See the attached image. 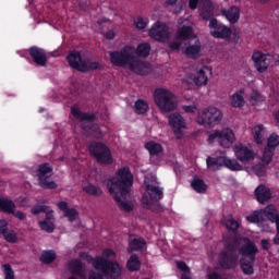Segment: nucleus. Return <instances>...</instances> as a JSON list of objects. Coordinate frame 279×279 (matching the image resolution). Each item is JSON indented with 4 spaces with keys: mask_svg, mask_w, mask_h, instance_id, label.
<instances>
[{
    "mask_svg": "<svg viewBox=\"0 0 279 279\" xmlns=\"http://www.w3.org/2000/svg\"><path fill=\"white\" fill-rule=\"evenodd\" d=\"M2 236L8 243H16L19 241V235L14 230L8 229Z\"/></svg>",
    "mask_w": 279,
    "mask_h": 279,
    "instance_id": "41",
    "label": "nucleus"
},
{
    "mask_svg": "<svg viewBox=\"0 0 279 279\" xmlns=\"http://www.w3.org/2000/svg\"><path fill=\"white\" fill-rule=\"evenodd\" d=\"M223 162L228 169H231V171H241V169H243V167L234 159H225Z\"/></svg>",
    "mask_w": 279,
    "mask_h": 279,
    "instance_id": "42",
    "label": "nucleus"
},
{
    "mask_svg": "<svg viewBox=\"0 0 279 279\" xmlns=\"http://www.w3.org/2000/svg\"><path fill=\"white\" fill-rule=\"evenodd\" d=\"M221 147H226L227 149H230V147H233V151L235 154V157L242 165H250L253 160H256L258 156L254 150H252L250 147L239 143L234 144L232 141H222L220 142Z\"/></svg>",
    "mask_w": 279,
    "mask_h": 279,
    "instance_id": "10",
    "label": "nucleus"
},
{
    "mask_svg": "<svg viewBox=\"0 0 279 279\" xmlns=\"http://www.w3.org/2000/svg\"><path fill=\"white\" fill-rule=\"evenodd\" d=\"M53 169L50 168L49 165L45 163L39 166V169L37 171V178L39 180V185L41 189H57L58 184L53 181H47L49 180V177L52 175Z\"/></svg>",
    "mask_w": 279,
    "mask_h": 279,
    "instance_id": "16",
    "label": "nucleus"
},
{
    "mask_svg": "<svg viewBox=\"0 0 279 279\" xmlns=\"http://www.w3.org/2000/svg\"><path fill=\"white\" fill-rule=\"evenodd\" d=\"M177 267H178V269H180L181 271H184L185 274H189L191 271L189 269V266H186V264L184 262H178Z\"/></svg>",
    "mask_w": 279,
    "mask_h": 279,
    "instance_id": "50",
    "label": "nucleus"
},
{
    "mask_svg": "<svg viewBox=\"0 0 279 279\" xmlns=\"http://www.w3.org/2000/svg\"><path fill=\"white\" fill-rule=\"evenodd\" d=\"M16 205H14V202L8 199V198H1L0 197V210L2 213H7L8 215H14L17 219L21 221L25 220V214L22 211H15Z\"/></svg>",
    "mask_w": 279,
    "mask_h": 279,
    "instance_id": "20",
    "label": "nucleus"
},
{
    "mask_svg": "<svg viewBox=\"0 0 279 279\" xmlns=\"http://www.w3.org/2000/svg\"><path fill=\"white\" fill-rule=\"evenodd\" d=\"M133 184L134 175H132L128 167L120 168L114 177L107 182L110 195H112L120 210H123V213H132L134 210V203L128 201Z\"/></svg>",
    "mask_w": 279,
    "mask_h": 279,
    "instance_id": "2",
    "label": "nucleus"
},
{
    "mask_svg": "<svg viewBox=\"0 0 279 279\" xmlns=\"http://www.w3.org/2000/svg\"><path fill=\"white\" fill-rule=\"evenodd\" d=\"M250 101L252 106H258V104H263V101H265V96H263L257 90H253L250 97Z\"/></svg>",
    "mask_w": 279,
    "mask_h": 279,
    "instance_id": "39",
    "label": "nucleus"
},
{
    "mask_svg": "<svg viewBox=\"0 0 279 279\" xmlns=\"http://www.w3.org/2000/svg\"><path fill=\"white\" fill-rule=\"evenodd\" d=\"M88 151L100 165H112L113 162L110 148L101 142H93L89 145Z\"/></svg>",
    "mask_w": 279,
    "mask_h": 279,
    "instance_id": "12",
    "label": "nucleus"
},
{
    "mask_svg": "<svg viewBox=\"0 0 279 279\" xmlns=\"http://www.w3.org/2000/svg\"><path fill=\"white\" fill-rule=\"evenodd\" d=\"M8 221L5 219L0 220V236H3L8 231Z\"/></svg>",
    "mask_w": 279,
    "mask_h": 279,
    "instance_id": "49",
    "label": "nucleus"
},
{
    "mask_svg": "<svg viewBox=\"0 0 279 279\" xmlns=\"http://www.w3.org/2000/svg\"><path fill=\"white\" fill-rule=\"evenodd\" d=\"M208 73H213V70L208 65L198 69L193 78L195 86H206L208 84Z\"/></svg>",
    "mask_w": 279,
    "mask_h": 279,
    "instance_id": "22",
    "label": "nucleus"
},
{
    "mask_svg": "<svg viewBox=\"0 0 279 279\" xmlns=\"http://www.w3.org/2000/svg\"><path fill=\"white\" fill-rule=\"evenodd\" d=\"M264 230H266V232H269V230H267V229H264Z\"/></svg>",
    "mask_w": 279,
    "mask_h": 279,
    "instance_id": "63",
    "label": "nucleus"
},
{
    "mask_svg": "<svg viewBox=\"0 0 279 279\" xmlns=\"http://www.w3.org/2000/svg\"><path fill=\"white\" fill-rule=\"evenodd\" d=\"M117 36V33H114V31H108L104 34V37L107 39V40H114V37Z\"/></svg>",
    "mask_w": 279,
    "mask_h": 279,
    "instance_id": "52",
    "label": "nucleus"
},
{
    "mask_svg": "<svg viewBox=\"0 0 279 279\" xmlns=\"http://www.w3.org/2000/svg\"><path fill=\"white\" fill-rule=\"evenodd\" d=\"M39 228H41V230H45L46 232H53V216L51 217V219L46 217V220L39 221Z\"/></svg>",
    "mask_w": 279,
    "mask_h": 279,
    "instance_id": "40",
    "label": "nucleus"
},
{
    "mask_svg": "<svg viewBox=\"0 0 279 279\" xmlns=\"http://www.w3.org/2000/svg\"><path fill=\"white\" fill-rule=\"evenodd\" d=\"M264 130H265V125L263 124H258L253 128L254 141H260V134H263Z\"/></svg>",
    "mask_w": 279,
    "mask_h": 279,
    "instance_id": "45",
    "label": "nucleus"
},
{
    "mask_svg": "<svg viewBox=\"0 0 279 279\" xmlns=\"http://www.w3.org/2000/svg\"><path fill=\"white\" fill-rule=\"evenodd\" d=\"M126 267L129 271H138L141 269V259H138V256L132 255L126 263Z\"/></svg>",
    "mask_w": 279,
    "mask_h": 279,
    "instance_id": "34",
    "label": "nucleus"
},
{
    "mask_svg": "<svg viewBox=\"0 0 279 279\" xmlns=\"http://www.w3.org/2000/svg\"><path fill=\"white\" fill-rule=\"evenodd\" d=\"M271 244L267 240H262V247L263 250H269Z\"/></svg>",
    "mask_w": 279,
    "mask_h": 279,
    "instance_id": "54",
    "label": "nucleus"
},
{
    "mask_svg": "<svg viewBox=\"0 0 279 279\" xmlns=\"http://www.w3.org/2000/svg\"><path fill=\"white\" fill-rule=\"evenodd\" d=\"M83 191L87 195H93L94 197H100V195H102L104 193V191H101L99 186L93 185L92 183L83 185Z\"/></svg>",
    "mask_w": 279,
    "mask_h": 279,
    "instance_id": "33",
    "label": "nucleus"
},
{
    "mask_svg": "<svg viewBox=\"0 0 279 279\" xmlns=\"http://www.w3.org/2000/svg\"><path fill=\"white\" fill-rule=\"evenodd\" d=\"M68 64L71 69L80 71L81 73H88V71H100L101 63L90 59H82L80 51L72 50L66 57Z\"/></svg>",
    "mask_w": 279,
    "mask_h": 279,
    "instance_id": "5",
    "label": "nucleus"
},
{
    "mask_svg": "<svg viewBox=\"0 0 279 279\" xmlns=\"http://www.w3.org/2000/svg\"><path fill=\"white\" fill-rule=\"evenodd\" d=\"M255 197L259 204H265V202H269L271 199V192L265 185H259L255 190Z\"/></svg>",
    "mask_w": 279,
    "mask_h": 279,
    "instance_id": "25",
    "label": "nucleus"
},
{
    "mask_svg": "<svg viewBox=\"0 0 279 279\" xmlns=\"http://www.w3.org/2000/svg\"><path fill=\"white\" fill-rule=\"evenodd\" d=\"M208 27L213 38L227 40L228 43H239V34H236V32H232V28L226 26V24L219 22L214 16L209 19Z\"/></svg>",
    "mask_w": 279,
    "mask_h": 279,
    "instance_id": "6",
    "label": "nucleus"
},
{
    "mask_svg": "<svg viewBox=\"0 0 279 279\" xmlns=\"http://www.w3.org/2000/svg\"><path fill=\"white\" fill-rule=\"evenodd\" d=\"M149 111V104L143 99H137L134 104L135 114H147Z\"/></svg>",
    "mask_w": 279,
    "mask_h": 279,
    "instance_id": "32",
    "label": "nucleus"
},
{
    "mask_svg": "<svg viewBox=\"0 0 279 279\" xmlns=\"http://www.w3.org/2000/svg\"><path fill=\"white\" fill-rule=\"evenodd\" d=\"M58 208L64 213V217H66L69 221H75L80 217L77 210H75V208H69L66 202H60Z\"/></svg>",
    "mask_w": 279,
    "mask_h": 279,
    "instance_id": "26",
    "label": "nucleus"
},
{
    "mask_svg": "<svg viewBox=\"0 0 279 279\" xmlns=\"http://www.w3.org/2000/svg\"><path fill=\"white\" fill-rule=\"evenodd\" d=\"M148 36L157 43H167L171 38L169 26L162 22H156L148 32Z\"/></svg>",
    "mask_w": 279,
    "mask_h": 279,
    "instance_id": "15",
    "label": "nucleus"
},
{
    "mask_svg": "<svg viewBox=\"0 0 279 279\" xmlns=\"http://www.w3.org/2000/svg\"><path fill=\"white\" fill-rule=\"evenodd\" d=\"M236 245H241L240 254L244 256V258L241 259V269L246 276H252V274H254V258H256V254H258V248L246 238L232 243H226V252L220 254L219 265L222 269L236 267V263H239V255L234 253Z\"/></svg>",
    "mask_w": 279,
    "mask_h": 279,
    "instance_id": "1",
    "label": "nucleus"
},
{
    "mask_svg": "<svg viewBox=\"0 0 279 279\" xmlns=\"http://www.w3.org/2000/svg\"><path fill=\"white\" fill-rule=\"evenodd\" d=\"M178 3V0H166L165 5H175Z\"/></svg>",
    "mask_w": 279,
    "mask_h": 279,
    "instance_id": "58",
    "label": "nucleus"
},
{
    "mask_svg": "<svg viewBox=\"0 0 279 279\" xmlns=\"http://www.w3.org/2000/svg\"><path fill=\"white\" fill-rule=\"evenodd\" d=\"M209 279H221V277H219L217 274H211L209 275Z\"/></svg>",
    "mask_w": 279,
    "mask_h": 279,
    "instance_id": "59",
    "label": "nucleus"
},
{
    "mask_svg": "<svg viewBox=\"0 0 279 279\" xmlns=\"http://www.w3.org/2000/svg\"><path fill=\"white\" fill-rule=\"evenodd\" d=\"M150 51L151 45L149 43L138 44L136 49H134V53H136L137 58H149Z\"/></svg>",
    "mask_w": 279,
    "mask_h": 279,
    "instance_id": "28",
    "label": "nucleus"
},
{
    "mask_svg": "<svg viewBox=\"0 0 279 279\" xmlns=\"http://www.w3.org/2000/svg\"><path fill=\"white\" fill-rule=\"evenodd\" d=\"M207 167L211 171H217V169H219V167H220L219 161L215 158L208 157L207 158Z\"/></svg>",
    "mask_w": 279,
    "mask_h": 279,
    "instance_id": "46",
    "label": "nucleus"
},
{
    "mask_svg": "<svg viewBox=\"0 0 279 279\" xmlns=\"http://www.w3.org/2000/svg\"><path fill=\"white\" fill-rule=\"evenodd\" d=\"M145 147L149 151L150 156H158V154H162V146L156 142H148Z\"/></svg>",
    "mask_w": 279,
    "mask_h": 279,
    "instance_id": "35",
    "label": "nucleus"
},
{
    "mask_svg": "<svg viewBox=\"0 0 279 279\" xmlns=\"http://www.w3.org/2000/svg\"><path fill=\"white\" fill-rule=\"evenodd\" d=\"M234 141V131L230 128H225L222 130H215L213 133L209 134L208 141Z\"/></svg>",
    "mask_w": 279,
    "mask_h": 279,
    "instance_id": "21",
    "label": "nucleus"
},
{
    "mask_svg": "<svg viewBox=\"0 0 279 279\" xmlns=\"http://www.w3.org/2000/svg\"><path fill=\"white\" fill-rule=\"evenodd\" d=\"M269 1H271V0H256L257 3H264V4L269 3Z\"/></svg>",
    "mask_w": 279,
    "mask_h": 279,
    "instance_id": "60",
    "label": "nucleus"
},
{
    "mask_svg": "<svg viewBox=\"0 0 279 279\" xmlns=\"http://www.w3.org/2000/svg\"><path fill=\"white\" fill-rule=\"evenodd\" d=\"M117 258V253L110 248H106L102 255L93 259V266L96 271H100L107 278L117 279L123 272V268L117 262H110Z\"/></svg>",
    "mask_w": 279,
    "mask_h": 279,
    "instance_id": "4",
    "label": "nucleus"
},
{
    "mask_svg": "<svg viewBox=\"0 0 279 279\" xmlns=\"http://www.w3.org/2000/svg\"><path fill=\"white\" fill-rule=\"evenodd\" d=\"M275 243H276V245H279V233H278V235L275 238Z\"/></svg>",
    "mask_w": 279,
    "mask_h": 279,
    "instance_id": "61",
    "label": "nucleus"
},
{
    "mask_svg": "<svg viewBox=\"0 0 279 279\" xmlns=\"http://www.w3.org/2000/svg\"><path fill=\"white\" fill-rule=\"evenodd\" d=\"M4 269V279H14V270H12V267L10 266V264H5L3 266Z\"/></svg>",
    "mask_w": 279,
    "mask_h": 279,
    "instance_id": "47",
    "label": "nucleus"
},
{
    "mask_svg": "<svg viewBox=\"0 0 279 279\" xmlns=\"http://www.w3.org/2000/svg\"><path fill=\"white\" fill-rule=\"evenodd\" d=\"M252 60L258 73L267 72L269 64H271V58H269V54H265L258 50L253 52Z\"/></svg>",
    "mask_w": 279,
    "mask_h": 279,
    "instance_id": "17",
    "label": "nucleus"
},
{
    "mask_svg": "<svg viewBox=\"0 0 279 279\" xmlns=\"http://www.w3.org/2000/svg\"><path fill=\"white\" fill-rule=\"evenodd\" d=\"M223 119V112L217 107H207L198 112L196 123L203 128H215L219 125Z\"/></svg>",
    "mask_w": 279,
    "mask_h": 279,
    "instance_id": "8",
    "label": "nucleus"
},
{
    "mask_svg": "<svg viewBox=\"0 0 279 279\" xmlns=\"http://www.w3.org/2000/svg\"><path fill=\"white\" fill-rule=\"evenodd\" d=\"M27 53L37 66H47V51L38 46L27 49Z\"/></svg>",
    "mask_w": 279,
    "mask_h": 279,
    "instance_id": "18",
    "label": "nucleus"
},
{
    "mask_svg": "<svg viewBox=\"0 0 279 279\" xmlns=\"http://www.w3.org/2000/svg\"><path fill=\"white\" fill-rule=\"evenodd\" d=\"M183 110L184 112H186L187 114H193V112H195V110H197L196 106L190 105V106H183Z\"/></svg>",
    "mask_w": 279,
    "mask_h": 279,
    "instance_id": "53",
    "label": "nucleus"
},
{
    "mask_svg": "<svg viewBox=\"0 0 279 279\" xmlns=\"http://www.w3.org/2000/svg\"><path fill=\"white\" fill-rule=\"evenodd\" d=\"M33 215H38L40 213H45L47 219H51L53 217V210L49 209L47 206H36L32 209Z\"/></svg>",
    "mask_w": 279,
    "mask_h": 279,
    "instance_id": "37",
    "label": "nucleus"
},
{
    "mask_svg": "<svg viewBox=\"0 0 279 279\" xmlns=\"http://www.w3.org/2000/svg\"><path fill=\"white\" fill-rule=\"evenodd\" d=\"M221 14L229 21V23H231V25H234L235 23H239V19H241V9L236 5H232L229 9H223Z\"/></svg>",
    "mask_w": 279,
    "mask_h": 279,
    "instance_id": "24",
    "label": "nucleus"
},
{
    "mask_svg": "<svg viewBox=\"0 0 279 279\" xmlns=\"http://www.w3.org/2000/svg\"><path fill=\"white\" fill-rule=\"evenodd\" d=\"M145 191L146 192L142 197V202L145 206H151L154 202L162 199V190L158 187L156 182L147 183V181H145Z\"/></svg>",
    "mask_w": 279,
    "mask_h": 279,
    "instance_id": "14",
    "label": "nucleus"
},
{
    "mask_svg": "<svg viewBox=\"0 0 279 279\" xmlns=\"http://www.w3.org/2000/svg\"><path fill=\"white\" fill-rule=\"evenodd\" d=\"M41 263H53L56 260V253L53 251L44 252L40 257Z\"/></svg>",
    "mask_w": 279,
    "mask_h": 279,
    "instance_id": "43",
    "label": "nucleus"
},
{
    "mask_svg": "<svg viewBox=\"0 0 279 279\" xmlns=\"http://www.w3.org/2000/svg\"><path fill=\"white\" fill-rule=\"evenodd\" d=\"M69 270L71 271V274H74V276H80V278L86 279V274H84V266L82 265V262L80 260L70 262Z\"/></svg>",
    "mask_w": 279,
    "mask_h": 279,
    "instance_id": "27",
    "label": "nucleus"
},
{
    "mask_svg": "<svg viewBox=\"0 0 279 279\" xmlns=\"http://www.w3.org/2000/svg\"><path fill=\"white\" fill-rule=\"evenodd\" d=\"M201 51H202V46L199 44H194V45L187 46L184 50V53L187 58L195 60L199 56Z\"/></svg>",
    "mask_w": 279,
    "mask_h": 279,
    "instance_id": "31",
    "label": "nucleus"
},
{
    "mask_svg": "<svg viewBox=\"0 0 279 279\" xmlns=\"http://www.w3.org/2000/svg\"><path fill=\"white\" fill-rule=\"evenodd\" d=\"M278 145H279L278 141L266 142V146L264 148V153L262 157L257 158V165L253 167V171L259 178L265 175V172L267 171V165L271 162V158H274V151L278 147Z\"/></svg>",
    "mask_w": 279,
    "mask_h": 279,
    "instance_id": "11",
    "label": "nucleus"
},
{
    "mask_svg": "<svg viewBox=\"0 0 279 279\" xmlns=\"http://www.w3.org/2000/svg\"><path fill=\"white\" fill-rule=\"evenodd\" d=\"M181 279H191V278L185 275H182Z\"/></svg>",
    "mask_w": 279,
    "mask_h": 279,
    "instance_id": "62",
    "label": "nucleus"
},
{
    "mask_svg": "<svg viewBox=\"0 0 279 279\" xmlns=\"http://www.w3.org/2000/svg\"><path fill=\"white\" fill-rule=\"evenodd\" d=\"M145 247V241L143 239H133L129 243L128 252H138Z\"/></svg>",
    "mask_w": 279,
    "mask_h": 279,
    "instance_id": "36",
    "label": "nucleus"
},
{
    "mask_svg": "<svg viewBox=\"0 0 279 279\" xmlns=\"http://www.w3.org/2000/svg\"><path fill=\"white\" fill-rule=\"evenodd\" d=\"M192 187L196 193H206V183L203 180L195 178L192 182Z\"/></svg>",
    "mask_w": 279,
    "mask_h": 279,
    "instance_id": "38",
    "label": "nucleus"
},
{
    "mask_svg": "<svg viewBox=\"0 0 279 279\" xmlns=\"http://www.w3.org/2000/svg\"><path fill=\"white\" fill-rule=\"evenodd\" d=\"M198 5V12L201 19L203 21H210L213 16H215V7H213V1L210 0H190L189 1V8L190 10H197Z\"/></svg>",
    "mask_w": 279,
    "mask_h": 279,
    "instance_id": "13",
    "label": "nucleus"
},
{
    "mask_svg": "<svg viewBox=\"0 0 279 279\" xmlns=\"http://www.w3.org/2000/svg\"><path fill=\"white\" fill-rule=\"evenodd\" d=\"M193 34V26L183 25L177 31V40H189Z\"/></svg>",
    "mask_w": 279,
    "mask_h": 279,
    "instance_id": "30",
    "label": "nucleus"
},
{
    "mask_svg": "<svg viewBox=\"0 0 279 279\" xmlns=\"http://www.w3.org/2000/svg\"><path fill=\"white\" fill-rule=\"evenodd\" d=\"M89 279H104V277L96 272H90Z\"/></svg>",
    "mask_w": 279,
    "mask_h": 279,
    "instance_id": "56",
    "label": "nucleus"
},
{
    "mask_svg": "<svg viewBox=\"0 0 279 279\" xmlns=\"http://www.w3.org/2000/svg\"><path fill=\"white\" fill-rule=\"evenodd\" d=\"M225 226L228 230H239V222L232 217L225 219Z\"/></svg>",
    "mask_w": 279,
    "mask_h": 279,
    "instance_id": "44",
    "label": "nucleus"
},
{
    "mask_svg": "<svg viewBox=\"0 0 279 279\" xmlns=\"http://www.w3.org/2000/svg\"><path fill=\"white\" fill-rule=\"evenodd\" d=\"M71 114L74 119H77L78 121H87V123H93V121L97 119V114L83 112L80 110V107L75 105L71 107Z\"/></svg>",
    "mask_w": 279,
    "mask_h": 279,
    "instance_id": "23",
    "label": "nucleus"
},
{
    "mask_svg": "<svg viewBox=\"0 0 279 279\" xmlns=\"http://www.w3.org/2000/svg\"><path fill=\"white\" fill-rule=\"evenodd\" d=\"M78 5L81 10H84L85 12L88 10V2L81 1Z\"/></svg>",
    "mask_w": 279,
    "mask_h": 279,
    "instance_id": "55",
    "label": "nucleus"
},
{
    "mask_svg": "<svg viewBox=\"0 0 279 279\" xmlns=\"http://www.w3.org/2000/svg\"><path fill=\"white\" fill-rule=\"evenodd\" d=\"M232 108H243L245 106V98L243 97V90L234 93L230 97Z\"/></svg>",
    "mask_w": 279,
    "mask_h": 279,
    "instance_id": "29",
    "label": "nucleus"
},
{
    "mask_svg": "<svg viewBox=\"0 0 279 279\" xmlns=\"http://www.w3.org/2000/svg\"><path fill=\"white\" fill-rule=\"evenodd\" d=\"M109 60L112 66H119L121 69L128 66L136 75H149V71H151V64L136 58L134 56V47L130 45L124 46L120 50L110 51Z\"/></svg>",
    "mask_w": 279,
    "mask_h": 279,
    "instance_id": "3",
    "label": "nucleus"
},
{
    "mask_svg": "<svg viewBox=\"0 0 279 279\" xmlns=\"http://www.w3.org/2000/svg\"><path fill=\"white\" fill-rule=\"evenodd\" d=\"M267 141H279V136H278V134L272 133V134L269 135Z\"/></svg>",
    "mask_w": 279,
    "mask_h": 279,
    "instance_id": "57",
    "label": "nucleus"
},
{
    "mask_svg": "<svg viewBox=\"0 0 279 279\" xmlns=\"http://www.w3.org/2000/svg\"><path fill=\"white\" fill-rule=\"evenodd\" d=\"M154 101L159 110L162 112H173L178 108V101L175 95L169 92V89L157 88L154 92Z\"/></svg>",
    "mask_w": 279,
    "mask_h": 279,
    "instance_id": "7",
    "label": "nucleus"
},
{
    "mask_svg": "<svg viewBox=\"0 0 279 279\" xmlns=\"http://www.w3.org/2000/svg\"><path fill=\"white\" fill-rule=\"evenodd\" d=\"M147 20L143 17H137V20L135 21V26L137 29H145V27H147Z\"/></svg>",
    "mask_w": 279,
    "mask_h": 279,
    "instance_id": "48",
    "label": "nucleus"
},
{
    "mask_svg": "<svg viewBox=\"0 0 279 279\" xmlns=\"http://www.w3.org/2000/svg\"><path fill=\"white\" fill-rule=\"evenodd\" d=\"M168 121L170 128H172L174 134H177V138H180V134H182V131L186 128V120H184V117L178 112L171 113L168 117Z\"/></svg>",
    "mask_w": 279,
    "mask_h": 279,
    "instance_id": "19",
    "label": "nucleus"
},
{
    "mask_svg": "<svg viewBox=\"0 0 279 279\" xmlns=\"http://www.w3.org/2000/svg\"><path fill=\"white\" fill-rule=\"evenodd\" d=\"M265 218L271 221V223H276L277 234H279V214L276 206L268 205L265 209L254 211L250 216H246L248 223H263Z\"/></svg>",
    "mask_w": 279,
    "mask_h": 279,
    "instance_id": "9",
    "label": "nucleus"
},
{
    "mask_svg": "<svg viewBox=\"0 0 279 279\" xmlns=\"http://www.w3.org/2000/svg\"><path fill=\"white\" fill-rule=\"evenodd\" d=\"M181 46H182V44L179 43V41H171L169 44V47H170L171 51H180Z\"/></svg>",
    "mask_w": 279,
    "mask_h": 279,
    "instance_id": "51",
    "label": "nucleus"
}]
</instances>
